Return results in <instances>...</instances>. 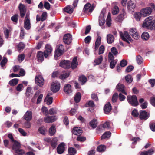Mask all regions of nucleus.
I'll use <instances>...</instances> for the list:
<instances>
[{
	"label": "nucleus",
	"instance_id": "nucleus-1",
	"mask_svg": "<svg viewBox=\"0 0 155 155\" xmlns=\"http://www.w3.org/2000/svg\"><path fill=\"white\" fill-rule=\"evenodd\" d=\"M78 65L77 58L74 57L73 59L72 62L69 60H64L61 61L60 63V66L65 69H68L71 66L73 69L75 68Z\"/></svg>",
	"mask_w": 155,
	"mask_h": 155
},
{
	"label": "nucleus",
	"instance_id": "nucleus-49",
	"mask_svg": "<svg viewBox=\"0 0 155 155\" xmlns=\"http://www.w3.org/2000/svg\"><path fill=\"white\" fill-rule=\"evenodd\" d=\"M110 67L111 69H113L115 67L117 62V60H113L110 62Z\"/></svg>",
	"mask_w": 155,
	"mask_h": 155
},
{
	"label": "nucleus",
	"instance_id": "nucleus-60",
	"mask_svg": "<svg viewBox=\"0 0 155 155\" xmlns=\"http://www.w3.org/2000/svg\"><path fill=\"white\" fill-rule=\"evenodd\" d=\"M127 64V61L124 59L122 60L120 62V66L121 67H124L126 66Z\"/></svg>",
	"mask_w": 155,
	"mask_h": 155
},
{
	"label": "nucleus",
	"instance_id": "nucleus-24",
	"mask_svg": "<svg viewBox=\"0 0 155 155\" xmlns=\"http://www.w3.org/2000/svg\"><path fill=\"white\" fill-rule=\"evenodd\" d=\"M72 132L73 134L75 135H80L82 133V130L78 127H75L73 129Z\"/></svg>",
	"mask_w": 155,
	"mask_h": 155
},
{
	"label": "nucleus",
	"instance_id": "nucleus-7",
	"mask_svg": "<svg viewBox=\"0 0 155 155\" xmlns=\"http://www.w3.org/2000/svg\"><path fill=\"white\" fill-rule=\"evenodd\" d=\"M121 38L124 41H125L128 44H129V41H131V38L128 32L125 31L124 33L121 31L119 32Z\"/></svg>",
	"mask_w": 155,
	"mask_h": 155
},
{
	"label": "nucleus",
	"instance_id": "nucleus-4",
	"mask_svg": "<svg viewBox=\"0 0 155 155\" xmlns=\"http://www.w3.org/2000/svg\"><path fill=\"white\" fill-rule=\"evenodd\" d=\"M149 6L150 7H147L142 9L140 11L142 15L144 17H146L150 15L152 11L155 10V6L153 3L150 4Z\"/></svg>",
	"mask_w": 155,
	"mask_h": 155
},
{
	"label": "nucleus",
	"instance_id": "nucleus-37",
	"mask_svg": "<svg viewBox=\"0 0 155 155\" xmlns=\"http://www.w3.org/2000/svg\"><path fill=\"white\" fill-rule=\"evenodd\" d=\"M106 149V147L105 146L101 145L97 147V150L99 152H103Z\"/></svg>",
	"mask_w": 155,
	"mask_h": 155
},
{
	"label": "nucleus",
	"instance_id": "nucleus-16",
	"mask_svg": "<svg viewBox=\"0 0 155 155\" xmlns=\"http://www.w3.org/2000/svg\"><path fill=\"white\" fill-rule=\"evenodd\" d=\"M26 12V8L24 5L20 3V16L23 18Z\"/></svg>",
	"mask_w": 155,
	"mask_h": 155
},
{
	"label": "nucleus",
	"instance_id": "nucleus-40",
	"mask_svg": "<svg viewBox=\"0 0 155 155\" xmlns=\"http://www.w3.org/2000/svg\"><path fill=\"white\" fill-rule=\"evenodd\" d=\"M18 81V79H14L10 80L9 82V84L11 86H14L16 85Z\"/></svg>",
	"mask_w": 155,
	"mask_h": 155
},
{
	"label": "nucleus",
	"instance_id": "nucleus-3",
	"mask_svg": "<svg viewBox=\"0 0 155 155\" xmlns=\"http://www.w3.org/2000/svg\"><path fill=\"white\" fill-rule=\"evenodd\" d=\"M153 16H152L147 18L143 23V27L150 30L153 29L154 28V25L155 24V20H153Z\"/></svg>",
	"mask_w": 155,
	"mask_h": 155
},
{
	"label": "nucleus",
	"instance_id": "nucleus-11",
	"mask_svg": "<svg viewBox=\"0 0 155 155\" xmlns=\"http://www.w3.org/2000/svg\"><path fill=\"white\" fill-rule=\"evenodd\" d=\"M63 41L67 45H70L72 42V35L70 33L65 34L64 36Z\"/></svg>",
	"mask_w": 155,
	"mask_h": 155
},
{
	"label": "nucleus",
	"instance_id": "nucleus-6",
	"mask_svg": "<svg viewBox=\"0 0 155 155\" xmlns=\"http://www.w3.org/2000/svg\"><path fill=\"white\" fill-rule=\"evenodd\" d=\"M127 99L129 104L132 106H136L139 104L137 97L135 95H129L127 96Z\"/></svg>",
	"mask_w": 155,
	"mask_h": 155
},
{
	"label": "nucleus",
	"instance_id": "nucleus-59",
	"mask_svg": "<svg viewBox=\"0 0 155 155\" xmlns=\"http://www.w3.org/2000/svg\"><path fill=\"white\" fill-rule=\"evenodd\" d=\"M150 103L155 107V97H151L150 100Z\"/></svg>",
	"mask_w": 155,
	"mask_h": 155
},
{
	"label": "nucleus",
	"instance_id": "nucleus-2",
	"mask_svg": "<svg viewBox=\"0 0 155 155\" xmlns=\"http://www.w3.org/2000/svg\"><path fill=\"white\" fill-rule=\"evenodd\" d=\"M8 136L11 140V142L13 143L12 148L13 152L15 155H19V143L18 142L15 140L11 134H8Z\"/></svg>",
	"mask_w": 155,
	"mask_h": 155
},
{
	"label": "nucleus",
	"instance_id": "nucleus-46",
	"mask_svg": "<svg viewBox=\"0 0 155 155\" xmlns=\"http://www.w3.org/2000/svg\"><path fill=\"white\" fill-rule=\"evenodd\" d=\"M124 15L123 14H120L116 18V21H117L121 22L124 19Z\"/></svg>",
	"mask_w": 155,
	"mask_h": 155
},
{
	"label": "nucleus",
	"instance_id": "nucleus-29",
	"mask_svg": "<svg viewBox=\"0 0 155 155\" xmlns=\"http://www.w3.org/2000/svg\"><path fill=\"white\" fill-rule=\"evenodd\" d=\"M70 74V72L68 71H66L64 73L60 75L59 78L61 80H64L69 77Z\"/></svg>",
	"mask_w": 155,
	"mask_h": 155
},
{
	"label": "nucleus",
	"instance_id": "nucleus-35",
	"mask_svg": "<svg viewBox=\"0 0 155 155\" xmlns=\"http://www.w3.org/2000/svg\"><path fill=\"white\" fill-rule=\"evenodd\" d=\"M49 96L48 94L45 99V101H47V104L48 105L51 104L52 103L53 98L52 97H48Z\"/></svg>",
	"mask_w": 155,
	"mask_h": 155
},
{
	"label": "nucleus",
	"instance_id": "nucleus-56",
	"mask_svg": "<svg viewBox=\"0 0 155 155\" xmlns=\"http://www.w3.org/2000/svg\"><path fill=\"white\" fill-rule=\"evenodd\" d=\"M132 115L134 117H137L139 115V113H138L137 110L135 109H134L131 112Z\"/></svg>",
	"mask_w": 155,
	"mask_h": 155
},
{
	"label": "nucleus",
	"instance_id": "nucleus-58",
	"mask_svg": "<svg viewBox=\"0 0 155 155\" xmlns=\"http://www.w3.org/2000/svg\"><path fill=\"white\" fill-rule=\"evenodd\" d=\"M105 50V48L104 46L102 45H101L99 48V54L100 55L103 54Z\"/></svg>",
	"mask_w": 155,
	"mask_h": 155
},
{
	"label": "nucleus",
	"instance_id": "nucleus-43",
	"mask_svg": "<svg viewBox=\"0 0 155 155\" xmlns=\"http://www.w3.org/2000/svg\"><path fill=\"white\" fill-rule=\"evenodd\" d=\"M64 11L68 13L71 14L73 13V9L70 6H68L64 8Z\"/></svg>",
	"mask_w": 155,
	"mask_h": 155
},
{
	"label": "nucleus",
	"instance_id": "nucleus-14",
	"mask_svg": "<svg viewBox=\"0 0 155 155\" xmlns=\"http://www.w3.org/2000/svg\"><path fill=\"white\" fill-rule=\"evenodd\" d=\"M56 119L55 116H51L45 117L44 118V121L46 123H51L54 122Z\"/></svg>",
	"mask_w": 155,
	"mask_h": 155
},
{
	"label": "nucleus",
	"instance_id": "nucleus-36",
	"mask_svg": "<svg viewBox=\"0 0 155 155\" xmlns=\"http://www.w3.org/2000/svg\"><path fill=\"white\" fill-rule=\"evenodd\" d=\"M95 106L94 103L92 100H89L88 102H87L85 104V106L86 107H93Z\"/></svg>",
	"mask_w": 155,
	"mask_h": 155
},
{
	"label": "nucleus",
	"instance_id": "nucleus-45",
	"mask_svg": "<svg viewBox=\"0 0 155 155\" xmlns=\"http://www.w3.org/2000/svg\"><path fill=\"white\" fill-rule=\"evenodd\" d=\"M125 79L127 82L128 83H130L133 81L132 76L129 74L125 76Z\"/></svg>",
	"mask_w": 155,
	"mask_h": 155
},
{
	"label": "nucleus",
	"instance_id": "nucleus-42",
	"mask_svg": "<svg viewBox=\"0 0 155 155\" xmlns=\"http://www.w3.org/2000/svg\"><path fill=\"white\" fill-rule=\"evenodd\" d=\"M97 92L96 93H92L91 95V97L92 99L96 102L99 101V99L97 96Z\"/></svg>",
	"mask_w": 155,
	"mask_h": 155
},
{
	"label": "nucleus",
	"instance_id": "nucleus-10",
	"mask_svg": "<svg viewBox=\"0 0 155 155\" xmlns=\"http://www.w3.org/2000/svg\"><path fill=\"white\" fill-rule=\"evenodd\" d=\"M60 84L59 82L55 81L53 82L51 85V88L52 92L54 93L58 92L60 89Z\"/></svg>",
	"mask_w": 155,
	"mask_h": 155
},
{
	"label": "nucleus",
	"instance_id": "nucleus-5",
	"mask_svg": "<svg viewBox=\"0 0 155 155\" xmlns=\"http://www.w3.org/2000/svg\"><path fill=\"white\" fill-rule=\"evenodd\" d=\"M64 52V46L62 44H60L57 46V48L55 51L54 57L56 59L57 58L62 55Z\"/></svg>",
	"mask_w": 155,
	"mask_h": 155
},
{
	"label": "nucleus",
	"instance_id": "nucleus-54",
	"mask_svg": "<svg viewBox=\"0 0 155 155\" xmlns=\"http://www.w3.org/2000/svg\"><path fill=\"white\" fill-rule=\"evenodd\" d=\"M18 17V14H15L11 17V20L14 22L17 23Z\"/></svg>",
	"mask_w": 155,
	"mask_h": 155
},
{
	"label": "nucleus",
	"instance_id": "nucleus-30",
	"mask_svg": "<svg viewBox=\"0 0 155 155\" xmlns=\"http://www.w3.org/2000/svg\"><path fill=\"white\" fill-rule=\"evenodd\" d=\"M154 152V150L152 149H150L147 151L142 152L140 155H152Z\"/></svg>",
	"mask_w": 155,
	"mask_h": 155
},
{
	"label": "nucleus",
	"instance_id": "nucleus-20",
	"mask_svg": "<svg viewBox=\"0 0 155 155\" xmlns=\"http://www.w3.org/2000/svg\"><path fill=\"white\" fill-rule=\"evenodd\" d=\"M24 118L26 121H30L32 118L31 112L27 111L25 114Z\"/></svg>",
	"mask_w": 155,
	"mask_h": 155
},
{
	"label": "nucleus",
	"instance_id": "nucleus-21",
	"mask_svg": "<svg viewBox=\"0 0 155 155\" xmlns=\"http://www.w3.org/2000/svg\"><path fill=\"white\" fill-rule=\"evenodd\" d=\"M103 57L102 55H100L95 59L94 61V66L100 64L103 61Z\"/></svg>",
	"mask_w": 155,
	"mask_h": 155
},
{
	"label": "nucleus",
	"instance_id": "nucleus-50",
	"mask_svg": "<svg viewBox=\"0 0 155 155\" xmlns=\"http://www.w3.org/2000/svg\"><path fill=\"white\" fill-rule=\"evenodd\" d=\"M136 60L137 63L139 65L141 64L143 62V58L142 57L139 55L137 56Z\"/></svg>",
	"mask_w": 155,
	"mask_h": 155
},
{
	"label": "nucleus",
	"instance_id": "nucleus-64",
	"mask_svg": "<svg viewBox=\"0 0 155 155\" xmlns=\"http://www.w3.org/2000/svg\"><path fill=\"white\" fill-rule=\"evenodd\" d=\"M150 128L153 132L155 131V123H150L149 125Z\"/></svg>",
	"mask_w": 155,
	"mask_h": 155
},
{
	"label": "nucleus",
	"instance_id": "nucleus-39",
	"mask_svg": "<svg viewBox=\"0 0 155 155\" xmlns=\"http://www.w3.org/2000/svg\"><path fill=\"white\" fill-rule=\"evenodd\" d=\"M111 135V133L110 131H107L104 133L101 137V139H105L110 137Z\"/></svg>",
	"mask_w": 155,
	"mask_h": 155
},
{
	"label": "nucleus",
	"instance_id": "nucleus-41",
	"mask_svg": "<svg viewBox=\"0 0 155 155\" xmlns=\"http://www.w3.org/2000/svg\"><path fill=\"white\" fill-rule=\"evenodd\" d=\"M142 14L141 12H137L134 15V17L137 21H139L140 20Z\"/></svg>",
	"mask_w": 155,
	"mask_h": 155
},
{
	"label": "nucleus",
	"instance_id": "nucleus-17",
	"mask_svg": "<svg viewBox=\"0 0 155 155\" xmlns=\"http://www.w3.org/2000/svg\"><path fill=\"white\" fill-rule=\"evenodd\" d=\"M64 143H61L57 148V153L59 154L62 153L64 151Z\"/></svg>",
	"mask_w": 155,
	"mask_h": 155
},
{
	"label": "nucleus",
	"instance_id": "nucleus-47",
	"mask_svg": "<svg viewBox=\"0 0 155 155\" xmlns=\"http://www.w3.org/2000/svg\"><path fill=\"white\" fill-rule=\"evenodd\" d=\"M131 140L133 141L132 143L133 144H136L137 141H140V139L138 137H132Z\"/></svg>",
	"mask_w": 155,
	"mask_h": 155
},
{
	"label": "nucleus",
	"instance_id": "nucleus-44",
	"mask_svg": "<svg viewBox=\"0 0 155 155\" xmlns=\"http://www.w3.org/2000/svg\"><path fill=\"white\" fill-rule=\"evenodd\" d=\"M91 6V4L89 3L86 4L84 6L83 8V11L84 12L86 13L87 11L88 10H89V9H90Z\"/></svg>",
	"mask_w": 155,
	"mask_h": 155
},
{
	"label": "nucleus",
	"instance_id": "nucleus-22",
	"mask_svg": "<svg viewBox=\"0 0 155 155\" xmlns=\"http://www.w3.org/2000/svg\"><path fill=\"white\" fill-rule=\"evenodd\" d=\"M78 81L82 85H83L87 81V78L84 75H81L79 77Z\"/></svg>",
	"mask_w": 155,
	"mask_h": 155
},
{
	"label": "nucleus",
	"instance_id": "nucleus-13",
	"mask_svg": "<svg viewBox=\"0 0 155 155\" xmlns=\"http://www.w3.org/2000/svg\"><path fill=\"white\" fill-rule=\"evenodd\" d=\"M35 81L36 83L40 87H42L44 83V80L41 75L36 76L35 78Z\"/></svg>",
	"mask_w": 155,
	"mask_h": 155
},
{
	"label": "nucleus",
	"instance_id": "nucleus-62",
	"mask_svg": "<svg viewBox=\"0 0 155 155\" xmlns=\"http://www.w3.org/2000/svg\"><path fill=\"white\" fill-rule=\"evenodd\" d=\"M108 57L109 62H110L111 61H113V60H115L114 59V57L113 56V55L111 54V53L110 52L109 53Z\"/></svg>",
	"mask_w": 155,
	"mask_h": 155
},
{
	"label": "nucleus",
	"instance_id": "nucleus-52",
	"mask_svg": "<svg viewBox=\"0 0 155 155\" xmlns=\"http://www.w3.org/2000/svg\"><path fill=\"white\" fill-rule=\"evenodd\" d=\"M118 94L117 93H114L113 95L112 101V102L114 103L117 101V98L118 97Z\"/></svg>",
	"mask_w": 155,
	"mask_h": 155
},
{
	"label": "nucleus",
	"instance_id": "nucleus-48",
	"mask_svg": "<svg viewBox=\"0 0 155 155\" xmlns=\"http://www.w3.org/2000/svg\"><path fill=\"white\" fill-rule=\"evenodd\" d=\"M57 109L56 108H52L49 109L48 114L50 115L56 114H57Z\"/></svg>",
	"mask_w": 155,
	"mask_h": 155
},
{
	"label": "nucleus",
	"instance_id": "nucleus-51",
	"mask_svg": "<svg viewBox=\"0 0 155 155\" xmlns=\"http://www.w3.org/2000/svg\"><path fill=\"white\" fill-rule=\"evenodd\" d=\"M7 61L8 60L7 58L5 57H4L3 59L0 63V65L1 67H2L5 66L7 63Z\"/></svg>",
	"mask_w": 155,
	"mask_h": 155
},
{
	"label": "nucleus",
	"instance_id": "nucleus-18",
	"mask_svg": "<svg viewBox=\"0 0 155 155\" xmlns=\"http://www.w3.org/2000/svg\"><path fill=\"white\" fill-rule=\"evenodd\" d=\"M111 106L110 102L106 104L104 107V110L106 114H108L110 113L111 110Z\"/></svg>",
	"mask_w": 155,
	"mask_h": 155
},
{
	"label": "nucleus",
	"instance_id": "nucleus-12",
	"mask_svg": "<svg viewBox=\"0 0 155 155\" xmlns=\"http://www.w3.org/2000/svg\"><path fill=\"white\" fill-rule=\"evenodd\" d=\"M150 117V114L145 110H141L139 115L140 120H146Z\"/></svg>",
	"mask_w": 155,
	"mask_h": 155
},
{
	"label": "nucleus",
	"instance_id": "nucleus-53",
	"mask_svg": "<svg viewBox=\"0 0 155 155\" xmlns=\"http://www.w3.org/2000/svg\"><path fill=\"white\" fill-rule=\"evenodd\" d=\"M119 11L118 7L115 6L112 10V13L113 15H116L117 14Z\"/></svg>",
	"mask_w": 155,
	"mask_h": 155
},
{
	"label": "nucleus",
	"instance_id": "nucleus-27",
	"mask_svg": "<svg viewBox=\"0 0 155 155\" xmlns=\"http://www.w3.org/2000/svg\"><path fill=\"white\" fill-rule=\"evenodd\" d=\"M114 40V37L111 34H108L107 35V41L109 44H111Z\"/></svg>",
	"mask_w": 155,
	"mask_h": 155
},
{
	"label": "nucleus",
	"instance_id": "nucleus-28",
	"mask_svg": "<svg viewBox=\"0 0 155 155\" xmlns=\"http://www.w3.org/2000/svg\"><path fill=\"white\" fill-rule=\"evenodd\" d=\"M56 132L55 126L52 125L49 130V133L51 136L54 135Z\"/></svg>",
	"mask_w": 155,
	"mask_h": 155
},
{
	"label": "nucleus",
	"instance_id": "nucleus-31",
	"mask_svg": "<svg viewBox=\"0 0 155 155\" xmlns=\"http://www.w3.org/2000/svg\"><path fill=\"white\" fill-rule=\"evenodd\" d=\"M101 38L98 36L96 40L95 45V50H97L99 46L101 43Z\"/></svg>",
	"mask_w": 155,
	"mask_h": 155
},
{
	"label": "nucleus",
	"instance_id": "nucleus-9",
	"mask_svg": "<svg viewBox=\"0 0 155 155\" xmlns=\"http://www.w3.org/2000/svg\"><path fill=\"white\" fill-rule=\"evenodd\" d=\"M24 27L27 30H29L31 28V25L29 19V15L27 14L24 20Z\"/></svg>",
	"mask_w": 155,
	"mask_h": 155
},
{
	"label": "nucleus",
	"instance_id": "nucleus-25",
	"mask_svg": "<svg viewBox=\"0 0 155 155\" xmlns=\"http://www.w3.org/2000/svg\"><path fill=\"white\" fill-rule=\"evenodd\" d=\"M97 120L95 118L92 119L89 122L90 126L93 129L97 127Z\"/></svg>",
	"mask_w": 155,
	"mask_h": 155
},
{
	"label": "nucleus",
	"instance_id": "nucleus-15",
	"mask_svg": "<svg viewBox=\"0 0 155 155\" xmlns=\"http://www.w3.org/2000/svg\"><path fill=\"white\" fill-rule=\"evenodd\" d=\"M116 88L118 91L121 92L122 93L125 95H127V93L125 91V86L124 85L120 83H119L117 85Z\"/></svg>",
	"mask_w": 155,
	"mask_h": 155
},
{
	"label": "nucleus",
	"instance_id": "nucleus-23",
	"mask_svg": "<svg viewBox=\"0 0 155 155\" xmlns=\"http://www.w3.org/2000/svg\"><path fill=\"white\" fill-rule=\"evenodd\" d=\"M64 91L67 94L71 93L72 90L71 85L69 84H66L64 87Z\"/></svg>",
	"mask_w": 155,
	"mask_h": 155
},
{
	"label": "nucleus",
	"instance_id": "nucleus-63",
	"mask_svg": "<svg viewBox=\"0 0 155 155\" xmlns=\"http://www.w3.org/2000/svg\"><path fill=\"white\" fill-rule=\"evenodd\" d=\"M25 34V29L23 28H21V31L20 33V38L23 39L24 38V37Z\"/></svg>",
	"mask_w": 155,
	"mask_h": 155
},
{
	"label": "nucleus",
	"instance_id": "nucleus-26",
	"mask_svg": "<svg viewBox=\"0 0 155 155\" xmlns=\"http://www.w3.org/2000/svg\"><path fill=\"white\" fill-rule=\"evenodd\" d=\"M44 53L41 51H39L37 54V57L38 61L42 62L44 59Z\"/></svg>",
	"mask_w": 155,
	"mask_h": 155
},
{
	"label": "nucleus",
	"instance_id": "nucleus-57",
	"mask_svg": "<svg viewBox=\"0 0 155 155\" xmlns=\"http://www.w3.org/2000/svg\"><path fill=\"white\" fill-rule=\"evenodd\" d=\"M41 111L45 115L48 114V111L47 108L45 106H43L41 108Z\"/></svg>",
	"mask_w": 155,
	"mask_h": 155
},
{
	"label": "nucleus",
	"instance_id": "nucleus-19",
	"mask_svg": "<svg viewBox=\"0 0 155 155\" xmlns=\"http://www.w3.org/2000/svg\"><path fill=\"white\" fill-rule=\"evenodd\" d=\"M136 7L135 4L131 0L128 2L127 3V8L128 10L133 11Z\"/></svg>",
	"mask_w": 155,
	"mask_h": 155
},
{
	"label": "nucleus",
	"instance_id": "nucleus-8",
	"mask_svg": "<svg viewBox=\"0 0 155 155\" xmlns=\"http://www.w3.org/2000/svg\"><path fill=\"white\" fill-rule=\"evenodd\" d=\"M45 50L44 51V55L45 58H47L51 53L52 48L51 46L49 44H46L45 47Z\"/></svg>",
	"mask_w": 155,
	"mask_h": 155
},
{
	"label": "nucleus",
	"instance_id": "nucleus-38",
	"mask_svg": "<svg viewBox=\"0 0 155 155\" xmlns=\"http://www.w3.org/2000/svg\"><path fill=\"white\" fill-rule=\"evenodd\" d=\"M142 38L145 40H147L149 38V35L147 32H143L141 35Z\"/></svg>",
	"mask_w": 155,
	"mask_h": 155
},
{
	"label": "nucleus",
	"instance_id": "nucleus-34",
	"mask_svg": "<svg viewBox=\"0 0 155 155\" xmlns=\"http://www.w3.org/2000/svg\"><path fill=\"white\" fill-rule=\"evenodd\" d=\"M81 98V94L78 92L76 93L74 97V101L76 103H78L80 101Z\"/></svg>",
	"mask_w": 155,
	"mask_h": 155
},
{
	"label": "nucleus",
	"instance_id": "nucleus-33",
	"mask_svg": "<svg viewBox=\"0 0 155 155\" xmlns=\"http://www.w3.org/2000/svg\"><path fill=\"white\" fill-rule=\"evenodd\" d=\"M68 151L70 155H74L77 153V150L75 149L72 147L69 148Z\"/></svg>",
	"mask_w": 155,
	"mask_h": 155
},
{
	"label": "nucleus",
	"instance_id": "nucleus-55",
	"mask_svg": "<svg viewBox=\"0 0 155 155\" xmlns=\"http://www.w3.org/2000/svg\"><path fill=\"white\" fill-rule=\"evenodd\" d=\"M38 130L39 132H40V133L41 134L43 135H45V134L46 129L44 127L42 126L40 127L39 128Z\"/></svg>",
	"mask_w": 155,
	"mask_h": 155
},
{
	"label": "nucleus",
	"instance_id": "nucleus-61",
	"mask_svg": "<svg viewBox=\"0 0 155 155\" xmlns=\"http://www.w3.org/2000/svg\"><path fill=\"white\" fill-rule=\"evenodd\" d=\"M134 66L132 65H129L128 66L125 70V71L126 72L128 73L132 71L134 69Z\"/></svg>",
	"mask_w": 155,
	"mask_h": 155
},
{
	"label": "nucleus",
	"instance_id": "nucleus-32",
	"mask_svg": "<svg viewBox=\"0 0 155 155\" xmlns=\"http://www.w3.org/2000/svg\"><path fill=\"white\" fill-rule=\"evenodd\" d=\"M58 141V139L56 137L53 138L51 140V145L53 148H54L56 147L57 145V142Z\"/></svg>",
	"mask_w": 155,
	"mask_h": 155
}]
</instances>
